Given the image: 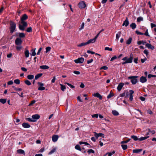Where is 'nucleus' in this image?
I'll use <instances>...</instances> for the list:
<instances>
[{
  "mask_svg": "<svg viewBox=\"0 0 156 156\" xmlns=\"http://www.w3.org/2000/svg\"><path fill=\"white\" fill-rule=\"evenodd\" d=\"M133 55L131 54L130 55L129 58H128V57L126 56L123 58L122 60L125 61L124 62H122V65H124L126 63H129L132 62L133 59Z\"/></svg>",
  "mask_w": 156,
  "mask_h": 156,
  "instance_id": "2",
  "label": "nucleus"
},
{
  "mask_svg": "<svg viewBox=\"0 0 156 156\" xmlns=\"http://www.w3.org/2000/svg\"><path fill=\"white\" fill-rule=\"evenodd\" d=\"M130 26L133 29H134L136 27V25L135 23H133L130 24Z\"/></svg>",
  "mask_w": 156,
  "mask_h": 156,
  "instance_id": "20",
  "label": "nucleus"
},
{
  "mask_svg": "<svg viewBox=\"0 0 156 156\" xmlns=\"http://www.w3.org/2000/svg\"><path fill=\"white\" fill-rule=\"evenodd\" d=\"M25 83L28 85H30L31 84V83L28 80H27L25 81Z\"/></svg>",
  "mask_w": 156,
  "mask_h": 156,
  "instance_id": "45",
  "label": "nucleus"
},
{
  "mask_svg": "<svg viewBox=\"0 0 156 156\" xmlns=\"http://www.w3.org/2000/svg\"><path fill=\"white\" fill-rule=\"evenodd\" d=\"M140 81L141 83H144L147 81V79L145 77L142 76L140 78Z\"/></svg>",
  "mask_w": 156,
  "mask_h": 156,
  "instance_id": "15",
  "label": "nucleus"
},
{
  "mask_svg": "<svg viewBox=\"0 0 156 156\" xmlns=\"http://www.w3.org/2000/svg\"><path fill=\"white\" fill-rule=\"evenodd\" d=\"M84 23H83L82 24L81 27L80 28V30L83 29L84 28Z\"/></svg>",
  "mask_w": 156,
  "mask_h": 156,
  "instance_id": "62",
  "label": "nucleus"
},
{
  "mask_svg": "<svg viewBox=\"0 0 156 156\" xmlns=\"http://www.w3.org/2000/svg\"><path fill=\"white\" fill-rule=\"evenodd\" d=\"M26 58H28L29 57V52L27 48H25V51L24 52Z\"/></svg>",
  "mask_w": 156,
  "mask_h": 156,
  "instance_id": "17",
  "label": "nucleus"
},
{
  "mask_svg": "<svg viewBox=\"0 0 156 156\" xmlns=\"http://www.w3.org/2000/svg\"><path fill=\"white\" fill-rule=\"evenodd\" d=\"M26 120L29 121V122H35V120H33V119L30 118H27L26 119Z\"/></svg>",
  "mask_w": 156,
  "mask_h": 156,
  "instance_id": "46",
  "label": "nucleus"
},
{
  "mask_svg": "<svg viewBox=\"0 0 156 156\" xmlns=\"http://www.w3.org/2000/svg\"><path fill=\"white\" fill-rule=\"evenodd\" d=\"M117 58V57L116 56H114L113 57H112L110 60L111 61H112L113 60L116 59Z\"/></svg>",
  "mask_w": 156,
  "mask_h": 156,
  "instance_id": "53",
  "label": "nucleus"
},
{
  "mask_svg": "<svg viewBox=\"0 0 156 156\" xmlns=\"http://www.w3.org/2000/svg\"><path fill=\"white\" fill-rule=\"evenodd\" d=\"M14 82L16 84H19L20 83V80L18 79L15 80H14Z\"/></svg>",
  "mask_w": 156,
  "mask_h": 156,
  "instance_id": "44",
  "label": "nucleus"
},
{
  "mask_svg": "<svg viewBox=\"0 0 156 156\" xmlns=\"http://www.w3.org/2000/svg\"><path fill=\"white\" fill-rule=\"evenodd\" d=\"M129 100L131 101H132L133 99V94L134 93V91L132 90H129Z\"/></svg>",
  "mask_w": 156,
  "mask_h": 156,
  "instance_id": "14",
  "label": "nucleus"
},
{
  "mask_svg": "<svg viewBox=\"0 0 156 156\" xmlns=\"http://www.w3.org/2000/svg\"><path fill=\"white\" fill-rule=\"evenodd\" d=\"M28 19V16L27 15L24 14H23L20 17V23L21 24H19V28L20 30L24 31L25 28L27 26V23L25 21Z\"/></svg>",
  "mask_w": 156,
  "mask_h": 156,
  "instance_id": "1",
  "label": "nucleus"
},
{
  "mask_svg": "<svg viewBox=\"0 0 156 156\" xmlns=\"http://www.w3.org/2000/svg\"><path fill=\"white\" fill-rule=\"evenodd\" d=\"M144 53L147 55L148 54V52L147 50H145L144 51Z\"/></svg>",
  "mask_w": 156,
  "mask_h": 156,
  "instance_id": "60",
  "label": "nucleus"
},
{
  "mask_svg": "<svg viewBox=\"0 0 156 156\" xmlns=\"http://www.w3.org/2000/svg\"><path fill=\"white\" fill-rule=\"evenodd\" d=\"M45 87L43 86H39L38 87V89L39 90H45Z\"/></svg>",
  "mask_w": 156,
  "mask_h": 156,
  "instance_id": "43",
  "label": "nucleus"
},
{
  "mask_svg": "<svg viewBox=\"0 0 156 156\" xmlns=\"http://www.w3.org/2000/svg\"><path fill=\"white\" fill-rule=\"evenodd\" d=\"M87 152L89 154H90L91 153H94V151L92 149H89L88 151Z\"/></svg>",
  "mask_w": 156,
  "mask_h": 156,
  "instance_id": "48",
  "label": "nucleus"
},
{
  "mask_svg": "<svg viewBox=\"0 0 156 156\" xmlns=\"http://www.w3.org/2000/svg\"><path fill=\"white\" fill-rule=\"evenodd\" d=\"M45 49V52L46 53H47L51 51V48L50 47H48L46 48Z\"/></svg>",
  "mask_w": 156,
  "mask_h": 156,
  "instance_id": "42",
  "label": "nucleus"
},
{
  "mask_svg": "<svg viewBox=\"0 0 156 156\" xmlns=\"http://www.w3.org/2000/svg\"><path fill=\"white\" fill-rule=\"evenodd\" d=\"M114 95V94L113 93H112L110 92V93L107 96V98L108 99H109L111 98L112 97H113Z\"/></svg>",
  "mask_w": 156,
  "mask_h": 156,
  "instance_id": "41",
  "label": "nucleus"
},
{
  "mask_svg": "<svg viewBox=\"0 0 156 156\" xmlns=\"http://www.w3.org/2000/svg\"><path fill=\"white\" fill-rule=\"evenodd\" d=\"M17 153L20 154H25V152L24 150L22 149H19L17 151Z\"/></svg>",
  "mask_w": 156,
  "mask_h": 156,
  "instance_id": "23",
  "label": "nucleus"
},
{
  "mask_svg": "<svg viewBox=\"0 0 156 156\" xmlns=\"http://www.w3.org/2000/svg\"><path fill=\"white\" fill-rule=\"evenodd\" d=\"M93 95L94 97H98L100 100H101L102 99V96L98 93H94L93 94Z\"/></svg>",
  "mask_w": 156,
  "mask_h": 156,
  "instance_id": "12",
  "label": "nucleus"
},
{
  "mask_svg": "<svg viewBox=\"0 0 156 156\" xmlns=\"http://www.w3.org/2000/svg\"><path fill=\"white\" fill-rule=\"evenodd\" d=\"M87 44V42H83V43H82L78 45H77V47H81L83 46L86 45Z\"/></svg>",
  "mask_w": 156,
  "mask_h": 156,
  "instance_id": "28",
  "label": "nucleus"
},
{
  "mask_svg": "<svg viewBox=\"0 0 156 156\" xmlns=\"http://www.w3.org/2000/svg\"><path fill=\"white\" fill-rule=\"evenodd\" d=\"M142 149H134L133 151V153H138L142 151Z\"/></svg>",
  "mask_w": 156,
  "mask_h": 156,
  "instance_id": "26",
  "label": "nucleus"
},
{
  "mask_svg": "<svg viewBox=\"0 0 156 156\" xmlns=\"http://www.w3.org/2000/svg\"><path fill=\"white\" fill-rule=\"evenodd\" d=\"M144 34L147 36H150V35L148 34V30L147 29L145 31V33Z\"/></svg>",
  "mask_w": 156,
  "mask_h": 156,
  "instance_id": "50",
  "label": "nucleus"
},
{
  "mask_svg": "<svg viewBox=\"0 0 156 156\" xmlns=\"http://www.w3.org/2000/svg\"><path fill=\"white\" fill-rule=\"evenodd\" d=\"M146 46L148 49H151V50H153L154 48V46L152 45L151 44L147 43L146 44Z\"/></svg>",
  "mask_w": 156,
  "mask_h": 156,
  "instance_id": "13",
  "label": "nucleus"
},
{
  "mask_svg": "<svg viewBox=\"0 0 156 156\" xmlns=\"http://www.w3.org/2000/svg\"><path fill=\"white\" fill-rule=\"evenodd\" d=\"M84 61V58L82 57L79 58L74 60V62L76 63H82Z\"/></svg>",
  "mask_w": 156,
  "mask_h": 156,
  "instance_id": "7",
  "label": "nucleus"
},
{
  "mask_svg": "<svg viewBox=\"0 0 156 156\" xmlns=\"http://www.w3.org/2000/svg\"><path fill=\"white\" fill-rule=\"evenodd\" d=\"M13 82L12 80H10V81H9L8 82L7 84L8 85H10L12 84H13Z\"/></svg>",
  "mask_w": 156,
  "mask_h": 156,
  "instance_id": "59",
  "label": "nucleus"
},
{
  "mask_svg": "<svg viewBox=\"0 0 156 156\" xmlns=\"http://www.w3.org/2000/svg\"><path fill=\"white\" fill-rule=\"evenodd\" d=\"M22 126L25 128H29L30 126L28 123H23L22 124Z\"/></svg>",
  "mask_w": 156,
  "mask_h": 156,
  "instance_id": "18",
  "label": "nucleus"
},
{
  "mask_svg": "<svg viewBox=\"0 0 156 156\" xmlns=\"http://www.w3.org/2000/svg\"><path fill=\"white\" fill-rule=\"evenodd\" d=\"M98 134L99 137V136H101L103 138L104 137V134L101 133H99Z\"/></svg>",
  "mask_w": 156,
  "mask_h": 156,
  "instance_id": "58",
  "label": "nucleus"
},
{
  "mask_svg": "<svg viewBox=\"0 0 156 156\" xmlns=\"http://www.w3.org/2000/svg\"><path fill=\"white\" fill-rule=\"evenodd\" d=\"M92 118H98V114H94V115H91Z\"/></svg>",
  "mask_w": 156,
  "mask_h": 156,
  "instance_id": "51",
  "label": "nucleus"
},
{
  "mask_svg": "<svg viewBox=\"0 0 156 156\" xmlns=\"http://www.w3.org/2000/svg\"><path fill=\"white\" fill-rule=\"evenodd\" d=\"M17 46H16V50L18 51H20L23 48L22 46L21 45H17Z\"/></svg>",
  "mask_w": 156,
  "mask_h": 156,
  "instance_id": "27",
  "label": "nucleus"
},
{
  "mask_svg": "<svg viewBox=\"0 0 156 156\" xmlns=\"http://www.w3.org/2000/svg\"><path fill=\"white\" fill-rule=\"evenodd\" d=\"M129 22L128 19L127 17H126V20L124 21L122 25L123 26L125 25L126 27H127L129 25Z\"/></svg>",
  "mask_w": 156,
  "mask_h": 156,
  "instance_id": "9",
  "label": "nucleus"
},
{
  "mask_svg": "<svg viewBox=\"0 0 156 156\" xmlns=\"http://www.w3.org/2000/svg\"><path fill=\"white\" fill-rule=\"evenodd\" d=\"M124 85V83H119L117 87L118 90L119 91H120Z\"/></svg>",
  "mask_w": 156,
  "mask_h": 156,
  "instance_id": "11",
  "label": "nucleus"
},
{
  "mask_svg": "<svg viewBox=\"0 0 156 156\" xmlns=\"http://www.w3.org/2000/svg\"><path fill=\"white\" fill-rule=\"evenodd\" d=\"M26 31L27 32L29 33L31 32L32 31V29L31 27H30L27 28Z\"/></svg>",
  "mask_w": 156,
  "mask_h": 156,
  "instance_id": "34",
  "label": "nucleus"
},
{
  "mask_svg": "<svg viewBox=\"0 0 156 156\" xmlns=\"http://www.w3.org/2000/svg\"><path fill=\"white\" fill-rule=\"evenodd\" d=\"M112 113L115 116H117L119 114L118 112L116 110L112 111Z\"/></svg>",
  "mask_w": 156,
  "mask_h": 156,
  "instance_id": "33",
  "label": "nucleus"
},
{
  "mask_svg": "<svg viewBox=\"0 0 156 156\" xmlns=\"http://www.w3.org/2000/svg\"><path fill=\"white\" fill-rule=\"evenodd\" d=\"M6 102V99L1 98L0 99V102L3 104H4Z\"/></svg>",
  "mask_w": 156,
  "mask_h": 156,
  "instance_id": "36",
  "label": "nucleus"
},
{
  "mask_svg": "<svg viewBox=\"0 0 156 156\" xmlns=\"http://www.w3.org/2000/svg\"><path fill=\"white\" fill-rule=\"evenodd\" d=\"M23 43V41L20 38H17L15 40V44L16 45H20Z\"/></svg>",
  "mask_w": 156,
  "mask_h": 156,
  "instance_id": "6",
  "label": "nucleus"
},
{
  "mask_svg": "<svg viewBox=\"0 0 156 156\" xmlns=\"http://www.w3.org/2000/svg\"><path fill=\"white\" fill-rule=\"evenodd\" d=\"M79 144L80 145L82 144H84L86 145H89V146H90V145L88 143L86 142L80 141L79 142Z\"/></svg>",
  "mask_w": 156,
  "mask_h": 156,
  "instance_id": "35",
  "label": "nucleus"
},
{
  "mask_svg": "<svg viewBox=\"0 0 156 156\" xmlns=\"http://www.w3.org/2000/svg\"><path fill=\"white\" fill-rule=\"evenodd\" d=\"M37 84L39 86H43L44 85V84L40 82H38Z\"/></svg>",
  "mask_w": 156,
  "mask_h": 156,
  "instance_id": "61",
  "label": "nucleus"
},
{
  "mask_svg": "<svg viewBox=\"0 0 156 156\" xmlns=\"http://www.w3.org/2000/svg\"><path fill=\"white\" fill-rule=\"evenodd\" d=\"M16 24L15 22L10 20L9 21V27L10 33L11 34H12L16 31Z\"/></svg>",
  "mask_w": 156,
  "mask_h": 156,
  "instance_id": "3",
  "label": "nucleus"
},
{
  "mask_svg": "<svg viewBox=\"0 0 156 156\" xmlns=\"http://www.w3.org/2000/svg\"><path fill=\"white\" fill-rule=\"evenodd\" d=\"M43 75L42 73H39L37 75H36L35 76V80H37L39 78L41 77Z\"/></svg>",
  "mask_w": 156,
  "mask_h": 156,
  "instance_id": "22",
  "label": "nucleus"
},
{
  "mask_svg": "<svg viewBox=\"0 0 156 156\" xmlns=\"http://www.w3.org/2000/svg\"><path fill=\"white\" fill-rule=\"evenodd\" d=\"M95 41H94L93 39H90L87 42V44L90 43L95 42Z\"/></svg>",
  "mask_w": 156,
  "mask_h": 156,
  "instance_id": "30",
  "label": "nucleus"
},
{
  "mask_svg": "<svg viewBox=\"0 0 156 156\" xmlns=\"http://www.w3.org/2000/svg\"><path fill=\"white\" fill-rule=\"evenodd\" d=\"M79 7L80 9L85 8L87 6L85 2L84 1H81L78 4Z\"/></svg>",
  "mask_w": 156,
  "mask_h": 156,
  "instance_id": "5",
  "label": "nucleus"
},
{
  "mask_svg": "<svg viewBox=\"0 0 156 156\" xmlns=\"http://www.w3.org/2000/svg\"><path fill=\"white\" fill-rule=\"evenodd\" d=\"M132 38L131 37H130L129 38L128 40L126 41V44H129L132 41Z\"/></svg>",
  "mask_w": 156,
  "mask_h": 156,
  "instance_id": "24",
  "label": "nucleus"
},
{
  "mask_svg": "<svg viewBox=\"0 0 156 156\" xmlns=\"http://www.w3.org/2000/svg\"><path fill=\"white\" fill-rule=\"evenodd\" d=\"M36 102V101L34 100L32 101L29 104V106H31L33 104H34Z\"/></svg>",
  "mask_w": 156,
  "mask_h": 156,
  "instance_id": "55",
  "label": "nucleus"
},
{
  "mask_svg": "<svg viewBox=\"0 0 156 156\" xmlns=\"http://www.w3.org/2000/svg\"><path fill=\"white\" fill-rule=\"evenodd\" d=\"M40 68H49V67L46 65H42L40 66Z\"/></svg>",
  "mask_w": 156,
  "mask_h": 156,
  "instance_id": "47",
  "label": "nucleus"
},
{
  "mask_svg": "<svg viewBox=\"0 0 156 156\" xmlns=\"http://www.w3.org/2000/svg\"><path fill=\"white\" fill-rule=\"evenodd\" d=\"M19 38H23L25 37V35L23 33H19Z\"/></svg>",
  "mask_w": 156,
  "mask_h": 156,
  "instance_id": "19",
  "label": "nucleus"
},
{
  "mask_svg": "<svg viewBox=\"0 0 156 156\" xmlns=\"http://www.w3.org/2000/svg\"><path fill=\"white\" fill-rule=\"evenodd\" d=\"M143 18L140 16L138 17L137 19V21L138 22H140L141 21H143Z\"/></svg>",
  "mask_w": 156,
  "mask_h": 156,
  "instance_id": "37",
  "label": "nucleus"
},
{
  "mask_svg": "<svg viewBox=\"0 0 156 156\" xmlns=\"http://www.w3.org/2000/svg\"><path fill=\"white\" fill-rule=\"evenodd\" d=\"M137 77L138 76H129L128 78L131 79V81L133 84H135L138 81L137 79Z\"/></svg>",
  "mask_w": 156,
  "mask_h": 156,
  "instance_id": "4",
  "label": "nucleus"
},
{
  "mask_svg": "<svg viewBox=\"0 0 156 156\" xmlns=\"http://www.w3.org/2000/svg\"><path fill=\"white\" fill-rule=\"evenodd\" d=\"M135 32L138 35H144V33H141V32H140L137 30H136L135 31Z\"/></svg>",
  "mask_w": 156,
  "mask_h": 156,
  "instance_id": "49",
  "label": "nucleus"
},
{
  "mask_svg": "<svg viewBox=\"0 0 156 156\" xmlns=\"http://www.w3.org/2000/svg\"><path fill=\"white\" fill-rule=\"evenodd\" d=\"M148 131L149 132L151 133L152 134H154L155 133V132L154 130H153L151 131L150 130V129H148Z\"/></svg>",
  "mask_w": 156,
  "mask_h": 156,
  "instance_id": "54",
  "label": "nucleus"
},
{
  "mask_svg": "<svg viewBox=\"0 0 156 156\" xmlns=\"http://www.w3.org/2000/svg\"><path fill=\"white\" fill-rule=\"evenodd\" d=\"M58 136L57 135H55L52 136V140L53 142H56L58 138Z\"/></svg>",
  "mask_w": 156,
  "mask_h": 156,
  "instance_id": "10",
  "label": "nucleus"
},
{
  "mask_svg": "<svg viewBox=\"0 0 156 156\" xmlns=\"http://www.w3.org/2000/svg\"><path fill=\"white\" fill-rule=\"evenodd\" d=\"M87 52L88 54L91 53L92 54H95V53L94 52L91 51L90 50L87 51Z\"/></svg>",
  "mask_w": 156,
  "mask_h": 156,
  "instance_id": "56",
  "label": "nucleus"
},
{
  "mask_svg": "<svg viewBox=\"0 0 156 156\" xmlns=\"http://www.w3.org/2000/svg\"><path fill=\"white\" fill-rule=\"evenodd\" d=\"M151 28H153L156 27V25L153 23H151Z\"/></svg>",
  "mask_w": 156,
  "mask_h": 156,
  "instance_id": "63",
  "label": "nucleus"
},
{
  "mask_svg": "<svg viewBox=\"0 0 156 156\" xmlns=\"http://www.w3.org/2000/svg\"><path fill=\"white\" fill-rule=\"evenodd\" d=\"M36 49V48H32L31 50L30 51V52H31V53L30 54L31 56H35V55L36 54V53L35 52Z\"/></svg>",
  "mask_w": 156,
  "mask_h": 156,
  "instance_id": "16",
  "label": "nucleus"
},
{
  "mask_svg": "<svg viewBox=\"0 0 156 156\" xmlns=\"http://www.w3.org/2000/svg\"><path fill=\"white\" fill-rule=\"evenodd\" d=\"M140 100L142 101H144L145 100V98L142 96L140 97Z\"/></svg>",
  "mask_w": 156,
  "mask_h": 156,
  "instance_id": "64",
  "label": "nucleus"
},
{
  "mask_svg": "<svg viewBox=\"0 0 156 156\" xmlns=\"http://www.w3.org/2000/svg\"><path fill=\"white\" fill-rule=\"evenodd\" d=\"M42 50V48H40L38 50V52H37V55H40V52L41 51V50Z\"/></svg>",
  "mask_w": 156,
  "mask_h": 156,
  "instance_id": "57",
  "label": "nucleus"
},
{
  "mask_svg": "<svg viewBox=\"0 0 156 156\" xmlns=\"http://www.w3.org/2000/svg\"><path fill=\"white\" fill-rule=\"evenodd\" d=\"M131 138L133 139L134 140L136 141L138 140H139V138L136 136L133 135L131 136Z\"/></svg>",
  "mask_w": 156,
  "mask_h": 156,
  "instance_id": "31",
  "label": "nucleus"
},
{
  "mask_svg": "<svg viewBox=\"0 0 156 156\" xmlns=\"http://www.w3.org/2000/svg\"><path fill=\"white\" fill-rule=\"evenodd\" d=\"M105 50H108L109 51H112V48H110L108 47H106L105 48Z\"/></svg>",
  "mask_w": 156,
  "mask_h": 156,
  "instance_id": "52",
  "label": "nucleus"
},
{
  "mask_svg": "<svg viewBox=\"0 0 156 156\" xmlns=\"http://www.w3.org/2000/svg\"><path fill=\"white\" fill-rule=\"evenodd\" d=\"M60 85L61 86V90L63 91H64L66 89L65 86L61 84H60Z\"/></svg>",
  "mask_w": 156,
  "mask_h": 156,
  "instance_id": "29",
  "label": "nucleus"
},
{
  "mask_svg": "<svg viewBox=\"0 0 156 156\" xmlns=\"http://www.w3.org/2000/svg\"><path fill=\"white\" fill-rule=\"evenodd\" d=\"M121 32H119L118 34H116V39L117 40H118L119 38Z\"/></svg>",
  "mask_w": 156,
  "mask_h": 156,
  "instance_id": "40",
  "label": "nucleus"
},
{
  "mask_svg": "<svg viewBox=\"0 0 156 156\" xmlns=\"http://www.w3.org/2000/svg\"><path fill=\"white\" fill-rule=\"evenodd\" d=\"M57 149V148L56 147H55L53 148L51 151L49 153V154H51L55 152H56Z\"/></svg>",
  "mask_w": 156,
  "mask_h": 156,
  "instance_id": "25",
  "label": "nucleus"
},
{
  "mask_svg": "<svg viewBox=\"0 0 156 156\" xmlns=\"http://www.w3.org/2000/svg\"><path fill=\"white\" fill-rule=\"evenodd\" d=\"M32 118L33 120H35V122L36 121L37 119H39L40 118V116L38 114L33 115L32 116Z\"/></svg>",
  "mask_w": 156,
  "mask_h": 156,
  "instance_id": "8",
  "label": "nucleus"
},
{
  "mask_svg": "<svg viewBox=\"0 0 156 156\" xmlns=\"http://www.w3.org/2000/svg\"><path fill=\"white\" fill-rule=\"evenodd\" d=\"M149 137V136H145V137H141L140 138H139V140L140 141L144 140L147 139V138H148Z\"/></svg>",
  "mask_w": 156,
  "mask_h": 156,
  "instance_id": "21",
  "label": "nucleus"
},
{
  "mask_svg": "<svg viewBox=\"0 0 156 156\" xmlns=\"http://www.w3.org/2000/svg\"><path fill=\"white\" fill-rule=\"evenodd\" d=\"M121 147L123 150H126L128 147V146L126 144H122Z\"/></svg>",
  "mask_w": 156,
  "mask_h": 156,
  "instance_id": "32",
  "label": "nucleus"
},
{
  "mask_svg": "<svg viewBox=\"0 0 156 156\" xmlns=\"http://www.w3.org/2000/svg\"><path fill=\"white\" fill-rule=\"evenodd\" d=\"M75 148L77 150H78L80 151H81V148L80 146L79 145H76L75 146Z\"/></svg>",
  "mask_w": 156,
  "mask_h": 156,
  "instance_id": "38",
  "label": "nucleus"
},
{
  "mask_svg": "<svg viewBox=\"0 0 156 156\" xmlns=\"http://www.w3.org/2000/svg\"><path fill=\"white\" fill-rule=\"evenodd\" d=\"M34 76L32 75H29L27 76V78L29 80H32L34 78Z\"/></svg>",
  "mask_w": 156,
  "mask_h": 156,
  "instance_id": "39",
  "label": "nucleus"
}]
</instances>
